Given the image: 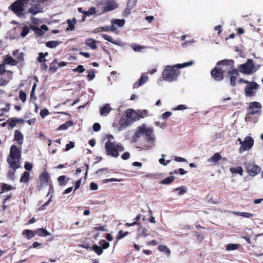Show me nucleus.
<instances>
[{
	"label": "nucleus",
	"instance_id": "obj_1",
	"mask_svg": "<svg viewBox=\"0 0 263 263\" xmlns=\"http://www.w3.org/2000/svg\"><path fill=\"white\" fill-rule=\"evenodd\" d=\"M141 137H144V138L140 140V146L137 147L138 148L146 151L154 146L155 137L152 128H147L144 125L139 126L133 137V142H137Z\"/></svg>",
	"mask_w": 263,
	"mask_h": 263
},
{
	"label": "nucleus",
	"instance_id": "obj_2",
	"mask_svg": "<svg viewBox=\"0 0 263 263\" xmlns=\"http://www.w3.org/2000/svg\"><path fill=\"white\" fill-rule=\"evenodd\" d=\"M193 63L194 62L191 61L182 64H178L172 66L167 65L162 72L161 77L163 80L169 82L176 81L180 74V71L178 69L191 66Z\"/></svg>",
	"mask_w": 263,
	"mask_h": 263
},
{
	"label": "nucleus",
	"instance_id": "obj_3",
	"mask_svg": "<svg viewBox=\"0 0 263 263\" xmlns=\"http://www.w3.org/2000/svg\"><path fill=\"white\" fill-rule=\"evenodd\" d=\"M234 61L233 60L224 59L217 62V65L226 66L225 70H228L227 77L230 78V84L232 87L236 85V81L239 75V70L235 68Z\"/></svg>",
	"mask_w": 263,
	"mask_h": 263
},
{
	"label": "nucleus",
	"instance_id": "obj_4",
	"mask_svg": "<svg viewBox=\"0 0 263 263\" xmlns=\"http://www.w3.org/2000/svg\"><path fill=\"white\" fill-rule=\"evenodd\" d=\"M21 147L18 148L15 145L13 144L10 148V153L7 158V161L9 166L13 170L12 174L15 173L16 169L21 167L20 159L21 158Z\"/></svg>",
	"mask_w": 263,
	"mask_h": 263
},
{
	"label": "nucleus",
	"instance_id": "obj_5",
	"mask_svg": "<svg viewBox=\"0 0 263 263\" xmlns=\"http://www.w3.org/2000/svg\"><path fill=\"white\" fill-rule=\"evenodd\" d=\"M29 0H16L9 7V9L17 16L23 14L24 7L29 4Z\"/></svg>",
	"mask_w": 263,
	"mask_h": 263
},
{
	"label": "nucleus",
	"instance_id": "obj_6",
	"mask_svg": "<svg viewBox=\"0 0 263 263\" xmlns=\"http://www.w3.org/2000/svg\"><path fill=\"white\" fill-rule=\"evenodd\" d=\"M262 105L260 103L256 101L249 103L247 108V112L249 114H253L256 116H260L262 113Z\"/></svg>",
	"mask_w": 263,
	"mask_h": 263
},
{
	"label": "nucleus",
	"instance_id": "obj_7",
	"mask_svg": "<svg viewBox=\"0 0 263 263\" xmlns=\"http://www.w3.org/2000/svg\"><path fill=\"white\" fill-rule=\"evenodd\" d=\"M238 68L239 71L243 74H251L256 71L254 70V64L252 59H248L245 63L239 65Z\"/></svg>",
	"mask_w": 263,
	"mask_h": 263
},
{
	"label": "nucleus",
	"instance_id": "obj_8",
	"mask_svg": "<svg viewBox=\"0 0 263 263\" xmlns=\"http://www.w3.org/2000/svg\"><path fill=\"white\" fill-rule=\"evenodd\" d=\"M116 144L115 142L107 140L105 144V149L106 155L117 158L119 156L118 149L116 148Z\"/></svg>",
	"mask_w": 263,
	"mask_h": 263
},
{
	"label": "nucleus",
	"instance_id": "obj_9",
	"mask_svg": "<svg viewBox=\"0 0 263 263\" xmlns=\"http://www.w3.org/2000/svg\"><path fill=\"white\" fill-rule=\"evenodd\" d=\"M226 66L217 65L211 71V74L213 79L217 81H220L223 79V72L226 70Z\"/></svg>",
	"mask_w": 263,
	"mask_h": 263
},
{
	"label": "nucleus",
	"instance_id": "obj_10",
	"mask_svg": "<svg viewBox=\"0 0 263 263\" xmlns=\"http://www.w3.org/2000/svg\"><path fill=\"white\" fill-rule=\"evenodd\" d=\"M244 166L248 174L252 177L256 176L261 171V168L254 163L246 162Z\"/></svg>",
	"mask_w": 263,
	"mask_h": 263
},
{
	"label": "nucleus",
	"instance_id": "obj_11",
	"mask_svg": "<svg viewBox=\"0 0 263 263\" xmlns=\"http://www.w3.org/2000/svg\"><path fill=\"white\" fill-rule=\"evenodd\" d=\"M238 140L241 144L239 148L240 153L250 149L253 146L254 140L251 137H246L243 141H242L240 138H238Z\"/></svg>",
	"mask_w": 263,
	"mask_h": 263
},
{
	"label": "nucleus",
	"instance_id": "obj_12",
	"mask_svg": "<svg viewBox=\"0 0 263 263\" xmlns=\"http://www.w3.org/2000/svg\"><path fill=\"white\" fill-rule=\"evenodd\" d=\"M259 88V85L255 82H250L245 87L244 90L246 97L254 96L256 90Z\"/></svg>",
	"mask_w": 263,
	"mask_h": 263
},
{
	"label": "nucleus",
	"instance_id": "obj_13",
	"mask_svg": "<svg viewBox=\"0 0 263 263\" xmlns=\"http://www.w3.org/2000/svg\"><path fill=\"white\" fill-rule=\"evenodd\" d=\"M98 5L104 6L103 9V12L112 11L117 8L119 6L115 0H107L104 3L101 2Z\"/></svg>",
	"mask_w": 263,
	"mask_h": 263
},
{
	"label": "nucleus",
	"instance_id": "obj_14",
	"mask_svg": "<svg viewBox=\"0 0 263 263\" xmlns=\"http://www.w3.org/2000/svg\"><path fill=\"white\" fill-rule=\"evenodd\" d=\"M51 181L50 175L48 172L44 170L39 176V185L38 189H42L44 185H48V184Z\"/></svg>",
	"mask_w": 263,
	"mask_h": 263
},
{
	"label": "nucleus",
	"instance_id": "obj_15",
	"mask_svg": "<svg viewBox=\"0 0 263 263\" xmlns=\"http://www.w3.org/2000/svg\"><path fill=\"white\" fill-rule=\"evenodd\" d=\"M28 4L31 6V7L28 10V12L32 14L35 15L43 11V8L39 2L32 1L31 3H29Z\"/></svg>",
	"mask_w": 263,
	"mask_h": 263
},
{
	"label": "nucleus",
	"instance_id": "obj_16",
	"mask_svg": "<svg viewBox=\"0 0 263 263\" xmlns=\"http://www.w3.org/2000/svg\"><path fill=\"white\" fill-rule=\"evenodd\" d=\"M134 123L133 120L128 117H126V115H123L119 121V130H121L126 128L129 125Z\"/></svg>",
	"mask_w": 263,
	"mask_h": 263
},
{
	"label": "nucleus",
	"instance_id": "obj_17",
	"mask_svg": "<svg viewBox=\"0 0 263 263\" xmlns=\"http://www.w3.org/2000/svg\"><path fill=\"white\" fill-rule=\"evenodd\" d=\"M14 138L18 145H21L23 143L24 136L20 130L16 129L14 131Z\"/></svg>",
	"mask_w": 263,
	"mask_h": 263
},
{
	"label": "nucleus",
	"instance_id": "obj_18",
	"mask_svg": "<svg viewBox=\"0 0 263 263\" xmlns=\"http://www.w3.org/2000/svg\"><path fill=\"white\" fill-rule=\"evenodd\" d=\"M125 114L126 115V117L128 116V118L133 120L134 122L138 120L137 112L133 109H128L126 110L125 111Z\"/></svg>",
	"mask_w": 263,
	"mask_h": 263
},
{
	"label": "nucleus",
	"instance_id": "obj_19",
	"mask_svg": "<svg viewBox=\"0 0 263 263\" xmlns=\"http://www.w3.org/2000/svg\"><path fill=\"white\" fill-rule=\"evenodd\" d=\"M148 79V76L146 74H142L138 81L136 82L133 85V88H137L144 84Z\"/></svg>",
	"mask_w": 263,
	"mask_h": 263
},
{
	"label": "nucleus",
	"instance_id": "obj_20",
	"mask_svg": "<svg viewBox=\"0 0 263 263\" xmlns=\"http://www.w3.org/2000/svg\"><path fill=\"white\" fill-rule=\"evenodd\" d=\"M111 108L109 104H106L100 109V113L101 116H107L111 111Z\"/></svg>",
	"mask_w": 263,
	"mask_h": 263
},
{
	"label": "nucleus",
	"instance_id": "obj_21",
	"mask_svg": "<svg viewBox=\"0 0 263 263\" xmlns=\"http://www.w3.org/2000/svg\"><path fill=\"white\" fill-rule=\"evenodd\" d=\"M136 5L135 0H129L127 4V7L124 11L126 15H128L130 13L131 9Z\"/></svg>",
	"mask_w": 263,
	"mask_h": 263
},
{
	"label": "nucleus",
	"instance_id": "obj_22",
	"mask_svg": "<svg viewBox=\"0 0 263 263\" xmlns=\"http://www.w3.org/2000/svg\"><path fill=\"white\" fill-rule=\"evenodd\" d=\"M221 158L222 157L221 155L219 153H215L212 157L208 159V161L210 163L216 164Z\"/></svg>",
	"mask_w": 263,
	"mask_h": 263
},
{
	"label": "nucleus",
	"instance_id": "obj_23",
	"mask_svg": "<svg viewBox=\"0 0 263 263\" xmlns=\"http://www.w3.org/2000/svg\"><path fill=\"white\" fill-rule=\"evenodd\" d=\"M13 54L15 56L17 63L23 62L24 61V53L22 52H19L18 50H16L14 51Z\"/></svg>",
	"mask_w": 263,
	"mask_h": 263
},
{
	"label": "nucleus",
	"instance_id": "obj_24",
	"mask_svg": "<svg viewBox=\"0 0 263 263\" xmlns=\"http://www.w3.org/2000/svg\"><path fill=\"white\" fill-rule=\"evenodd\" d=\"M4 64L10 65L12 66H15L17 64V62L15 59H13L11 56L7 55L4 60Z\"/></svg>",
	"mask_w": 263,
	"mask_h": 263
},
{
	"label": "nucleus",
	"instance_id": "obj_25",
	"mask_svg": "<svg viewBox=\"0 0 263 263\" xmlns=\"http://www.w3.org/2000/svg\"><path fill=\"white\" fill-rule=\"evenodd\" d=\"M253 114H249L248 112H247L245 118L246 121L254 123H256L258 121L259 116H255L253 117Z\"/></svg>",
	"mask_w": 263,
	"mask_h": 263
},
{
	"label": "nucleus",
	"instance_id": "obj_26",
	"mask_svg": "<svg viewBox=\"0 0 263 263\" xmlns=\"http://www.w3.org/2000/svg\"><path fill=\"white\" fill-rule=\"evenodd\" d=\"M22 234L24 235L27 239H30L31 238H33L35 236L36 234L35 231H32L30 230H25L23 232Z\"/></svg>",
	"mask_w": 263,
	"mask_h": 263
},
{
	"label": "nucleus",
	"instance_id": "obj_27",
	"mask_svg": "<svg viewBox=\"0 0 263 263\" xmlns=\"http://www.w3.org/2000/svg\"><path fill=\"white\" fill-rule=\"evenodd\" d=\"M36 234L40 236L46 237L50 236V233L44 228H40L35 230Z\"/></svg>",
	"mask_w": 263,
	"mask_h": 263
},
{
	"label": "nucleus",
	"instance_id": "obj_28",
	"mask_svg": "<svg viewBox=\"0 0 263 263\" xmlns=\"http://www.w3.org/2000/svg\"><path fill=\"white\" fill-rule=\"evenodd\" d=\"M96 43L97 41L91 38L88 39L85 41L86 45L90 47L92 49H96L97 48Z\"/></svg>",
	"mask_w": 263,
	"mask_h": 263
},
{
	"label": "nucleus",
	"instance_id": "obj_29",
	"mask_svg": "<svg viewBox=\"0 0 263 263\" xmlns=\"http://www.w3.org/2000/svg\"><path fill=\"white\" fill-rule=\"evenodd\" d=\"M69 180V178L68 177L67 178L64 175L60 176L58 178V181L59 184L60 186H63L66 185L67 183L68 182Z\"/></svg>",
	"mask_w": 263,
	"mask_h": 263
},
{
	"label": "nucleus",
	"instance_id": "obj_30",
	"mask_svg": "<svg viewBox=\"0 0 263 263\" xmlns=\"http://www.w3.org/2000/svg\"><path fill=\"white\" fill-rule=\"evenodd\" d=\"M62 43V42L59 41H51L46 43V46L49 48H55L57 46Z\"/></svg>",
	"mask_w": 263,
	"mask_h": 263
},
{
	"label": "nucleus",
	"instance_id": "obj_31",
	"mask_svg": "<svg viewBox=\"0 0 263 263\" xmlns=\"http://www.w3.org/2000/svg\"><path fill=\"white\" fill-rule=\"evenodd\" d=\"M90 250L93 251L98 255H100L103 253L102 248L101 246H98L96 244H94L90 248Z\"/></svg>",
	"mask_w": 263,
	"mask_h": 263
},
{
	"label": "nucleus",
	"instance_id": "obj_32",
	"mask_svg": "<svg viewBox=\"0 0 263 263\" xmlns=\"http://www.w3.org/2000/svg\"><path fill=\"white\" fill-rule=\"evenodd\" d=\"M0 187L2 189V191L1 192V194H2L5 192L9 191L14 189V188L12 186H11L10 185H8L5 183H1Z\"/></svg>",
	"mask_w": 263,
	"mask_h": 263
},
{
	"label": "nucleus",
	"instance_id": "obj_33",
	"mask_svg": "<svg viewBox=\"0 0 263 263\" xmlns=\"http://www.w3.org/2000/svg\"><path fill=\"white\" fill-rule=\"evenodd\" d=\"M58 63V61L57 59H54L52 62L50 63V67L49 68V71L51 73H54L58 68V66L57 64Z\"/></svg>",
	"mask_w": 263,
	"mask_h": 263
},
{
	"label": "nucleus",
	"instance_id": "obj_34",
	"mask_svg": "<svg viewBox=\"0 0 263 263\" xmlns=\"http://www.w3.org/2000/svg\"><path fill=\"white\" fill-rule=\"evenodd\" d=\"M67 23L68 24V27L67 28V30L73 31L75 28L74 25L77 23L76 19L73 18L72 20H67Z\"/></svg>",
	"mask_w": 263,
	"mask_h": 263
},
{
	"label": "nucleus",
	"instance_id": "obj_35",
	"mask_svg": "<svg viewBox=\"0 0 263 263\" xmlns=\"http://www.w3.org/2000/svg\"><path fill=\"white\" fill-rule=\"evenodd\" d=\"M230 171L232 174H238L240 176H242L243 174V169L241 166L231 167L230 168Z\"/></svg>",
	"mask_w": 263,
	"mask_h": 263
},
{
	"label": "nucleus",
	"instance_id": "obj_36",
	"mask_svg": "<svg viewBox=\"0 0 263 263\" xmlns=\"http://www.w3.org/2000/svg\"><path fill=\"white\" fill-rule=\"evenodd\" d=\"M30 177V173L25 171L23 173V175L21 176L20 178V181L21 182L26 183L28 181Z\"/></svg>",
	"mask_w": 263,
	"mask_h": 263
},
{
	"label": "nucleus",
	"instance_id": "obj_37",
	"mask_svg": "<svg viewBox=\"0 0 263 263\" xmlns=\"http://www.w3.org/2000/svg\"><path fill=\"white\" fill-rule=\"evenodd\" d=\"M137 114V116L138 118V120L140 118H144L147 116L148 111L146 109L144 110H138L136 111Z\"/></svg>",
	"mask_w": 263,
	"mask_h": 263
},
{
	"label": "nucleus",
	"instance_id": "obj_38",
	"mask_svg": "<svg viewBox=\"0 0 263 263\" xmlns=\"http://www.w3.org/2000/svg\"><path fill=\"white\" fill-rule=\"evenodd\" d=\"M175 179V177L174 176H170L161 180L160 183L163 184H170L174 181Z\"/></svg>",
	"mask_w": 263,
	"mask_h": 263
},
{
	"label": "nucleus",
	"instance_id": "obj_39",
	"mask_svg": "<svg viewBox=\"0 0 263 263\" xmlns=\"http://www.w3.org/2000/svg\"><path fill=\"white\" fill-rule=\"evenodd\" d=\"M158 249L161 252H165L168 256L170 255V250L166 246L159 245L158 247Z\"/></svg>",
	"mask_w": 263,
	"mask_h": 263
},
{
	"label": "nucleus",
	"instance_id": "obj_40",
	"mask_svg": "<svg viewBox=\"0 0 263 263\" xmlns=\"http://www.w3.org/2000/svg\"><path fill=\"white\" fill-rule=\"evenodd\" d=\"M72 125V123L71 121H69L66 122L65 123L61 124L58 128L59 130H66L68 127L71 126Z\"/></svg>",
	"mask_w": 263,
	"mask_h": 263
},
{
	"label": "nucleus",
	"instance_id": "obj_41",
	"mask_svg": "<svg viewBox=\"0 0 263 263\" xmlns=\"http://www.w3.org/2000/svg\"><path fill=\"white\" fill-rule=\"evenodd\" d=\"M111 24H115L119 27H123L125 24L124 19H114L111 20Z\"/></svg>",
	"mask_w": 263,
	"mask_h": 263
},
{
	"label": "nucleus",
	"instance_id": "obj_42",
	"mask_svg": "<svg viewBox=\"0 0 263 263\" xmlns=\"http://www.w3.org/2000/svg\"><path fill=\"white\" fill-rule=\"evenodd\" d=\"M30 28L33 30L36 34L39 35H42L44 33V31L42 30L41 28H39L37 26L31 25L30 26Z\"/></svg>",
	"mask_w": 263,
	"mask_h": 263
},
{
	"label": "nucleus",
	"instance_id": "obj_43",
	"mask_svg": "<svg viewBox=\"0 0 263 263\" xmlns=\"http://www.w3.org/2000/svg\"><path fill=\"white\" fill-rule=\"evenodd\" d=\"M239 246L238 244L229 243L226 246V250L227 251H232L237 250Z\"/></svg>",
	"mask_w": 263,
	"mask_h": 263
},
{
	"label": "nucleus",
	"instance_id": "obj_44",
	"mask_svg": "<svg viewBox=\"0 0 263 263\" xmlns=\"http://www.w3.org/2000/svg\"><path fill=\"white\" fill-rule=\"evenodd\" d=\"M96 9L95 7H92L89 9L88 11H85L84 12V15L85 16H89L90 15L96 14Z\"/></svg>",
	"mask_w": 263,
	"mask_h": 263
},
{
	"label": "nucleus",
	"instance_id": "obj_45",
	"mask_svg": "<svg viewBox=\"0 0 263 263\" xmlns=\"http://www.w3.org/2000/svg\"><path fill=\"white\" fill-rule=\"evenodd\" d=\"M128 234V232H123L122 230H120V231H119V232H118V233L116 236V239L117 240L122 239L124 237L126 236Z\"/></svg>",
	"mask_w": 263,
	"mask_h": 263
},
{
	"label": "nucleus",
	"instance_id": "obj_46",
	"mask_svg": "<svg viewBox=\"0 0 263 263\" xmlns=\"http://www.w3.org/2000/svg\"><path fill=\"white\" fill-rule=\"evenodd\" d=\"M99 244L101 246V247L102 248L103 250L107 249L109 247V243L104 239L100 240L99 242Z\"/></svg>",
	"mask_w": 263,
	"mask_h": 263
},
{
	"label": "nucleus",
	"instance_id": "obj_47",
	"mask_svg": "<svg viewBox=\"0 0 263 263\" xmlns=\"http://www.w3.org/2000/svg\"><path fill=\"white\" fill-rule=\"evenodd\" d=\"M238 216H240L243 217L250 218L254 216V214L247 212H238L235 213Z\"/></svg>",
	"mask_w": 263,
	"mask_h": 263
},
{
	"label": "nucleus",
	"instance_id": "obj_48",
	"mask_svg": "<svg viewBox=\"0 0 263 263\" xmlns=\"http://www.w3.org/2000/svg\"><path fill=\"white\" fill-rule=\"evenodd\" d=\"M102 37L106 41H107L111 43L116 44V42L112 37L110 35H108L106 34H101Z\"/></svg>",
	"mask_w": 263,
	"mask_h": 263
},
{
	"label": "nucleus",
	"instance_id": "obj_49",
	"mask_svg": "<svg viewBox=\"0 0 263 263\" xmlns=\"http://www.w3.org/2000/svg\"><path fill=\"white\" fill-rule=\"evenodd\" d=\"M29 31L30 28L29 27V26H28L27 25L23 27L22 32L21 33V36L23 37L26 36L29 33Z\"/></svg>",
	"mask_w": 263,
	"mask_h": 263
},
{
	"label": "nucleus",
	"instance_id": "obj_50",
	"mask_svg": "<svg viewBox=\"0 0 263 263\" xmlns=\"http://www.w3.org/2000/svg\"><path fill=\"white\" fill-rule=\"evenodd\" d=\"M175 191H178V194L179 195H181L185 193L187 191L186 187L184 186H181L180 187H179L178 188H176L175 189Z\"/></svg>",
	"mask_w": 263,
	"mask_h": 263
},
{
	"label": "nucleus",
	"instance_id": "obj_51",
	"mask_svg": "<svg viewBox=\"0 0 263 263\" xmlns=\"http://www.w3.org/2000/svg\"><path fill=\"white\" fill-rule=\"evenodd\" d=\"M88 74L87 76V78L88 81H91L95 77V73L93 70H91L90 71H87Z\"/></svg>",
	"mask_w": 263,
	"mask_h": 263
},
{
	"label": "nucleus",
	"instance_id": "obj_52",
	"mask_svg": "<svg viewBox=\"0 0 263 263\" xmlns=\"http://www.w3.org/2000/svg\"><path fill=\"white\" fill-rule=\"evenodd\" d=\"M19 98L23 102L26 101V94L23 90L19 91Z\"/></svg>",
	"mask_w": 263,
	"mask_h": 263
},
{
	"label": "nucleus",
	"instance_id": "obj_53",
	"mask_svg": "<svg viewBox=\"0 0 263 263\" xmlns=\"http://www.w3.org/2000/svg\"><path fill=\"white\" fill-rule=\"evenodd\" d=\"M85 69L83 65H79L76 68L73 69L72 71L73 72L82 73L85 71Z\"/></svg>",
	"mask_w": 263,
	"mask_h": 263
},
{
	"label": "nucleus",
	"instance_id": "obj_54",
	"mask_svg": "<svg viewBox=\"0 0 263 263\" xmlns=\"http://www.w3.org/2000/svg\"><path fill=\"white\" fill-rule=\"evenodd\" d=\"M45 55L43 52H40L39 53V57L37 58V60L39 63H42L45 62L46 60L45 59Z\"/></svg>",
	"mask_w": 263,
	"mask_h": 263
},
{
	"label": "nucleus",
	"instance_id": "obj_55",
	"mask_svg": "<svg viewBox=\"0 0 263 263\" xmlns=\"http://www.w3.org/2000/svg\"><path fill=\"white\" fill-rule=\"evenodd\" d=\"M132 47L133 50L136 52L140 51L142 49H143V47L142 46L137 45L136 44H133L132 45Z\"/></svg>",
	"mask_w": 263,
	"mask_h": 263
},
{
	"label": "nucleus",
	"instance_id": "obj_56",
	"mask_svg": "<svg viewBox=\"0 0 263 263\" xmlns=\"http://www.w3.org/2000/svg\"><path fill=\"white\" fill-rule=\"evenodd\" d=\"M123 180V179L110 178V179H106L103 180V183H108V182H113V181L120 182Z\"/></svg>",
	"mask_w": 263,
	"mask_h": 263
},
{
	"label": "nucleus",
	"instance_id": "obj_57",
	"mask_svg": "<svg viewBox=\"0 0 263 263\" xmlns=\"http://www.w3.org/2000/svg\"><path fill=\"white\" fill-rule=\"evenodd\" d=\"M49 114V110L47 109H46V108H44L43 109H42L41 110V111H40V116L42 118L45 117L46 116L48 115Z\"/></svg>",
	"mask_w": 263,
	"mask_h": 263
},
{
	"label": "nucleus",
	"instance_id": "obj_58",
	"mask_svg": "<svg viewBox=\"0 0 263 263\" xmlns=\"http://www.w3.org/2000/svg\"><path fill=\"white\" fill-rule=\"evenodd\" d=\"M51 197L49 199V200L47 202H46L45 203H44L42 206H41L39 208V210L42 211V210H45L46 208V206L48 205V204L51 202Z\"/></svg>",
	"mask_w": 263,
	"mask_h": 263
},
{
	"label": "nucleus",
	"instance_id": "obj_59",
	"mask_svg": "<svg viewBox=\"0 0 263 263\" xmlns=\"http://www.w3.org/2000/svg\"><path fill=\"white\" fill-rule=\"evenodd\" d=\"M140 231H141L140 233V236L144 237L147 236V230L145 228H140Z\"/></svg>",
	"mask_w": 263,
	"mask_h": 263
},
{
	"label": "nucleus",
	"instance_id": "obj_60",
	"mask_svg": "<svg viewBox=\"0 0 263 263\" xmlns=\"http://www.w3.org/2000/svg\"><path fill=\"white\" fill-rule=\"evenodd\" d=\"M74 147V142H73L72 141H70L69 142V143H67L66 145V148H65V151H68L70 150L71 148H73Z\"/></svg>",
	"mask_w": 263,
	"mask_h": 263
},
{
	"label": "nucleus",
	"instance_id": "obj_61",
	"mask_svg": "<svg viewBox=\"0 0 263 263\" xmlns=\"http://www.w3.org/2000/svg\"><path fill=\"white\" fill-rule=\"evenodd\" d=\"M101 129V125L99 123H95L93 125V130L95 132H99Z\"/></svg>",
	"mask_w": 263,
	"mask_h": 263
},
{
	"label": "nucleus",
	"instance_id": "obj_62",
	"mask_svg": "<svg viewBox=\"0 0 263 263\" xmlns=\"http://www.w3.org/2000/svg\"><path fill=\"white\" fill-rule=\"evenodd\" d=\"M8 121L9 126H11L12 128L15 126L16 124L17 123L15 118H12L10 121L9 120H8Z\"/></svg>",
	"mask_w": 263,
	"mask_h": 263
},
{
	"label": "nucleus",
	"instance_id": "obj_63",
	"mask_svg": "<svg viewBox=\"0 0 263 263\" xmlns=\"http://www.w3.org/2000/svg\"><path fill=\"white\" fill-rule=\"evenodd\" d=\"M81 182H82V178H80L79 179H78V180L76 181V182L75 183L74 191L76 190H78L80 187Z\"/></svg>",
	"mask_w": 263,
	"mask_h": 263
},
{
	"label": "nucleus",
	"instance_id": "obj_64",
	"mask_svg": "<svg viewBox=\"0 0 263 263\" xmlns=\"http://www.w3.org/2000/svg\"><path fill=\"white\" fill-rule=\"evenodd\" d=\"M32 167V164L29 162H26L24 165V168L27 171H31Z\"/></svg>",
	"mask_w": 263,
	"mask_h": 263
}]
</instances>
